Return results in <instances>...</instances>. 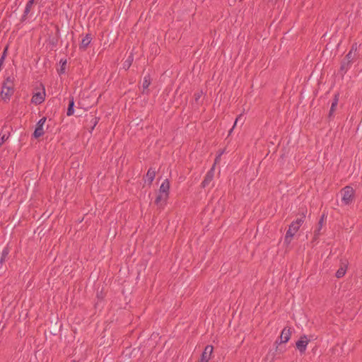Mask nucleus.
Here are the masks:
<instances>
[{
  "label": "nucleus",
  "mask_w": 362,
  "mask_h": 362,
  "mask_svg": "<svg viewBox=\"0 0 362 362\" xmlns=\"http://www.w3.org/2000/svg\"><path fill=\"white\" fill-rule=\"evenodd\" d=\"M301 214H300V217H298L296 221H293L289 226L288 230L286 231L284 242L286 244H289L291 240L295 233L298 230L300 226L305 221V214L307 213V209L301 208L300 209Z\"/></svg>",
  "instance_id": "obj_1"
},
{
  "label": "nucleus",
  "mask_w": 362,
  "mask_h": 362,
  "mask_svg": "<svg viewBox=\"0 0 362 362\" xmlns=\"http://www.w3.org/2000/svg\"><path fill=\"white\" fill-rule=\"evenodd\" d=\"M13 80V76H8L3 82L1 95L4 101L9 100L12 95L14 93Z\"/></svg>",
  "instance_id": "obj_2"
},
{
  "label": "nucleus",
  "mask_w": 362,
  "mask_h": 362,
  "mask_svg": "<svg viewBox=\"0 0 362 362\" xmlns=\"http://www.w3.org/2000/svg\"><path fill=\"white\" fill-rule=\"evenodd\" d=\"M341 192L342 194L341 200L343 203L345 205L350 204L353 202L354 197V190L353 187L346 186L341 189Z\"/></svg>",
  "instance_id": "obj_3"
},
{
  "label": "nucleus",
  "mask_w": 362,
  "mask_h": 362,
  "mask_svg": "<svg viewBox=\"0 0 362 362\" xmlns=\"http://www.w3.org/2000/svg\"><path fill=\"white\" fill-rule=\"evenodd\" d=\"M47 120L45 117L41 118L36 124L35 131L33 134V136L35 139H38L40 136H43L45 132L43 130V126Z\"/></svg>",
  "instance_id": "obj_4"
},
{
  "label": "nucleus",
  "mask_w": 362,
  "mask_h": 362,
  "mask_svg": "<svg viewBox=\"0 0 362 362\" xmlns=\"http://www.w3.org/2000/svg\"><path fill=\"white\" fill-rule=\"evenodd\" d=\"M309 341L310 340L305 334L301 336L300 339L296 341V349L300 351V354H304L305 352L307 345L308 344Z\"/></svg>",
  "instance_id": "obj_5"
},
{
  "label": "nucleus",
  "mask_w": 362,
  "mask_h": 362,
  "mask_svg": "<svg viewBox=\"0 0 362 362\" xmlns=\"http://www.w3.org/2000/svg\"><path fill=\"white\" fill-rule=\"evenodd\" d=\"M291 336V331L290 327H284L281 333V335L279 337L280 341L279 342L278 340L276 341V344H279V345L281 344L286 343L288 341Z\"/></svg>",
  "instance_id": "obj_6"
},
{
  "label": "nucleus",
  "mask_w": 362,
  "mask_h": 362,
  "mask_svg": "<svg viewBox=\"0 0 362 362\" xmlns=\"http://www.w3.org/2000/svg\"><path fill=\"white\" fill-rule=\"evenodd\" d=\"M213 346L207 345L202 354L199 362H209L213 353Z\"/></svg>",
  "instance_id": "obj_7"
},
{
  "label": "nucleus",
  "mask_w": 362,
  "mask_h": 362,
  "mask_svg": "<svg viewBox=\"0 0 362 362\" xmlns=\"http://www.w3.org/2000/svg\"><path fill=\"white\" fill-rule=\"evenodd\" d=\"M45 91L43 89L42 92H37L34 93L31 98V103L35 105H40L45 101Z\"/></svg>",
  "instance_id": "obj_8"
},
{
  "label": "nucleus",
  "mask_w": 362,
  "mask_h": 362,
  "mask_svg": "<svg viewBox=\"0 0 362 362\" xmlns=\"http://www.w3.org/2000/svg\"><path fill=\"white\" fill-rule=\"evenodd\" d=\"M353 64L346 61L345 59H343L341 62L340 68L339 70V74L341 75V77H344L345 74L348 71V70L351 68Z\"/></svg>",
  "instance_id": "obj_9"
},
{
  "label": "nucleus",
  "mask_w": 362,
  "mask_h": 362,
  "mask_svg": "<svg viewBox=\"0 0 362 362\" xmlns=\"http://www.w3.org/2000/svg\"><path fill=\"white\" fill-rule=\"evenodd\" d=\"M214 175V165L209 170L206 175L204 177V180L202 182V187L203 188L206 187L209 185V184L212 181Z\"/></svg>",
  "instance_id": "obj_10"
},
{
  "label": "nucleus",
  "mask_w": 362,
  "mask_h": 362,
  "mask_svg": "<svg viewBox=\"0 0 362 362\" xmlns=\"http://www.w3.org/2000/svg\"><path fill=\"white\" fill-rule=\"evenodd\" d=\"M92 37L91 34L88 33L86 36L82 39L81 44L79 45V49L82 51H85L88 47L90 43L91 42Z\"/></svg>",
  "instance_id": "obj_11"
},
{
  "label": "nucleus",
  "mask_w": 362,
  "mask_h": 362,
  "mask_svg": "<svg viewBox=\"0 0 362 362\" xmlns=\"http://www.w3.org/2000/svg\"><path fill=\"white\" fill-rule=\"evenodd\" d=\"M151 75L150 74H147L146 75L144 76V80H143V83H142V88H143V90H142V93L143 94H148L149 93V90H148L149 86L151 85Z\"/></svg>",
  "instance_id": "obj_12"
},
{
  "label": "nucleus",
  "mask_w": 362,
  "mask_h": 362,
  "mask_svg": "<svg viewBox=\"0 0 362 362\" xmlns=\"http://www.w3.org/2000/svg\"><path fill=\"white\" fill-rule=\"evenodd\" d=\"M325 216V215L322 214V216H321V218H320V220L318 221L317 228L314 231V237L313 238V241H316L320 235V230L324 224Z\"/></svg>",
  "instance_id": "obj_13"
},
{
  "label": "nucleus",
  "mask_w": 362,
  "mask_h": 362,
  "mask_svg": "<svg viewBox=\"0 0 362 362\" xmlns=\"http://www.w3.org/2000/svg\"><path fill=\"white\" fill-rule=\"evenodd\" d=\"M59 33H60L59 28L58 26H56V35H55V36H49V37L48 42H49V44L52 47H55L57 45V44H58L59 38Z\"/></svg>",
  "instance_id": "obj_14"
},
{
  "label": "nucleus",
  "mask_w": 362,
  "mask_h": 362,
  "mask_svg": "<svg viewBox=\"0 0 362 362\" xmlns=\"http://www.w3.org/2000/svg\"><path fill=\"white\" fill-rule=\"evenodd\" d=\"M34 1H35V0H29L27 2L25 8V10H24V12H23V16L21 17V22H24L27 19L28 15L30 12V10H31V8H32V6H33V5L34 4Z\"/></svg>",
  "instance_id": "obj_15"
},
{
  "label": "nucleus",
  "mask_w": 362,
  "mask_h": 362,
  "mask_svg": "<svg viewBox=\"0 0 362 362\" xmlns=\"http://www.w3.org/2000/svg\"><path fill=\"white\" fill-rule=\"evenodd\" d=\"M169 190H170V182L168 179H165L159 188V193L167 194L169 196Z\"/></svg>",
  "instance_id": "obj_16"
},
{
  "label": "nucleus",
  "mask_w": 362,
  "mask_h": 362,
  "mask_svg": "<svg viewBox=\"0 0 362 362\" xmlns=\"http://www.w3.org/2000/svg\"><path fill=\"white\" fill-rule=\"evenodd\" d=\"M339 96V93L334 95V97L333 98L332 105H331V107H330V110L329 112V115H328V117L329 119L332 117V115L336 110V107L338 105Z\"/></svg>",
  "instance_id": "obj_17"
},
{
  "label": "nucleus",
  "mask_w": 362,
  "mask_h": 362,
  "mask_svg": "<svg viewBox=\"0 0 362 362\" xmlns=\"http://www.w3.org/2000/svg\"><path fill=\"white\" fill-rule=\"evenodd\" d=\"M168 197L169 196H168L166 194H163L159 193L155 199V204L156 205L160 204V206H162L163 204L161 202H163V204H165L166 201L168 199Z\"/></svg>",
  "instance_id": "obj_18"
},
{
  "label": "nucleus",
  "mask_w": 362,
  "mask_h": 362,
  "mask_svg": "<svg viewBox=\"0 0 362 362\" xmlns=\"http://www.w3.org/2000/svg\"><path fill=\"white\" fill-rule=\"evenodd\" d=\"M134 61V54L131 52L126 60L123 62L122 66L125 70H128Z\"/></svg>",
  "instance_id": "obj_19"
},
{
  "label": "nucleus",
  "mask_w": 362,
  "mask_h": 362,
  "mask_svg": "<svg viewBox=\"0 0 362 362\" xmlns=\"http://www.w3.org/2000/svg\"><path fill=\"white\" fill-rule=\"evenodd\" d=\"M156 176V171L149 168L146 175V181L148 182V185H151Z\"/></svg>",
  "instance_id": "obj_20"
},
{
  "label": "nucleus",
  "mask_w": 362,
  "mask_h": 362,
  "mask_svg": "<svg viewBox=\"0 0 362 362\" xmlns=\"http://www.w3.org/2000/svg\"><path fill=\"white\" fill-rule=\"evenodd\" d=\"M74 97H71L69 99V105H68L66 115L68 116H71V115H74Z\"/></svg>",
  "instance_id": "obj_21"
},
{
  "label": "nucleus",
  "mask_w": 362,
  "mask_h": 362,
  "mask_svg": "<svg viewBox=\"0 0 362 362\" xmlns=\"http://www.w3.org/2000/svg\"><path fill=\"white\" fill-rule=\"evenodd\" d=\"M67 61L66 59H61L59 64H60V69H58V74L59 75H62L65 74L66 72V66Z\"/></svg>",
  "instance_id": "obj_22"
},
{
  "label": "nucleus",
  "mask_w": 362,
  "mask_h": 362,
  "mask_svg": "<svg viewBox=\"0 0 362 362\" xmlns=\"http://www.w3.org/2000/svg\"><path fill=\"white\" fill-rule=\"evenodd\" d=\"M90 123L91 124V126L90 127L89 132H92V131L94 129V128L95 127V126L98 123L100 118L97 117H95L93 115H90Z\"/></svg>",
  "instance_id": "obj_23"
},
{
  "label": "nucleus",
  "mask_w": 362,
  "mask_h": 362,
  "mask_svg": "<svg viewBox=\"0 0 362 362\" xmlns=\"http://www.w3.org/2000/svg\"><path fill=\"white\" fill-rule=\"evenodd\" d=\"M8 254H9V249H8V247H6L1 252V256L0 258V265H2L5 262Z\"/></svg>",
  "instance_id": "obj_24"
},
{
  "label": "nucleus",
  "mask_w": 362,
  "mask_h": 362,
  "mask_svg": "<svg viewBox=\"0 0 362 362\" xmlns=\"http://www.w3.org/2000/svg\"><path fill=\"white\" fill-rule=\"evenodd\" d=\"M344 59L353 64L356 59V54L353 53L352 52H349Z\"/></svg>",
  "instance_id": "obj_25"
},
{
  "label": "nucleus",
  "mask_w": 362,
  "mask_h": 362,
  "mask_svg": "<svg viewBox=\"0 0 362 362\" xmlns=\"http://www.w3.org/2000/svg\"><path fill=\"white\" fill-rule=\"evenodd\" d=\"M346 266H345L344 267H341L336 272V274H335L336 277L338 279L343 277L346 274Z\"/></svg>",
  "instance_id": "obj_26"
},
{
  "label": "nucleus",
  "mask_w": 362,
  "mask_h": 362,
  "mask_svg": "<svg viewBox=\"0 0 362 362\" xmlns=\"http://www.w3.org/2000/svg\"><path fill=\"white\" fill-rule=\"evenodd\" d=\"M7 49H8V47H6L2 54H1V57L0 58V60L2 61V62H4L5 61V59L6 57V54H7Z\"/></svg>",
  "instance_id": "obj_27"
},
{
  "label": "nucleus",
  "mask_w": 362,
  "mask_h": 362,
  "mask_svg": "<svg viewBox=\"0 0 362 362\" xmlns=\"http://www.w3.org/2000/svg\"><path fill=\"white\" fill-rule=\"evenodd\" d=\"M358 49V45L356 42L353 43L351 45V48L349 52H352L353 53H356Z\"/></svg>",
  "instance_id": "obj_28"
},
{
  "label": "nucleus",
  "mask_w": 362,
  "mask_h": 362,
  "mask_svg": "<svg viewBox=\"0 0 362 362\" xmlns=\"http://www.w3.org/2000/svg\"><path fill=\"white\" fill-rule=\"evenodd\" d=\"M241 116H242V115H239V116L235 119V122H234V124H233V127L230 129V131H229V132H228V135H230V134L232 133V132H233V129H234L235 126L236 125V124H237V122H238V120L240 119Z\"/></svg>",
  "instance_id": "obj_29"
},
{
  "label": "nucleus",
  "mask_w": 362,
  "mask_h": 362,
  "mask_svg": "<svg viewBox=\"0 0 362 362\" xmlns=\"http://www.w3.org/2000/svg\"><path fill=\"white\" fill-rule=\"evenodd\" d=\"M194 96L195 101H198V100L201 97V93H194Z\"/></svg>",
  "instance_id": "obj_30"
},
{
  "label": "nucleus",
  "mask_w": 362,
  "mask_h": 362,
  "mask_svg": "<svg viewBox=\"0 0 362 362\" xmlns=\"http://www.w3.org/2000/svg\"><path fill=\"white\" fill-rule=\"evenodd\" d=\"M285 349H283L282 347H279L278 346H276V352H279V354L281 353H283Z\"/></svg>",
  "instance_id": "obj_31"
},
{
  "label": "nucleus",
  "mask_w": 362,
  "mask_h": 362,
  "mask_svg": "<svg viewBox=\"0 0 362 362\" xmlns=\"http://www.w3.org/2000/svg\"><path fill=\"white\" fill-rule=\"evenodd\" d=\"M71 362H78V361L76 360H73Z\"/></svg>",
  "instance_id": "obj_32"
}]
</instances>
